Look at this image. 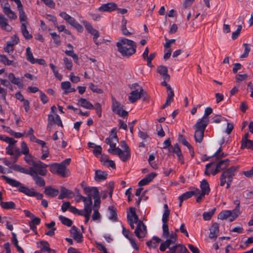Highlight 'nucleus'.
Masks as SVG:
<instances>
[{
	"label": "nucleus",
	"mask_w": 253,
	"mask_h": 253,
	"mask_svg": "<svg viewBox=\"0 0 253 253\" xmlns=\"http://www.w3.org/2000/svg\"><path fill=\"white\" fill-rule=\"evenodd\" d=\"M176 251L178 253H184L185 252H187L186 248L183 245H176Z\"/></svg>",
	"instance_id": "338daca9"
},
{
	"label": "nucleus",
	"mask_w": 253,
	"mask_h": 253,
	"mask_svg": "<svg viewBox=\"0 0 253 253\" xmlns=\"http://www.w3.org/2000/svg\"><path fill=\"white\" fill-rule=\"evenodd\" d=\"M208 125L197 121L193 126L195 129L194 138L196 142L201 143L203 141L205 129Z\"/></svg>",
	"instance_id": "0eeeda50"
},
{
	"label": "nucleus",
	"mask_w": 253,
	"mask_h": 253,
	"mask_svg": "<svg viewBox=\"0 0 253 253\" xmlns=\"http://www.w3.org/2000/svg\"><path fill=\"white\" fill-rule=\"evenodd\" d=\"M2 178L7 183L12 187L18 188V191L25 195L30 197H36L37 199L42 200L43 195L41 193L34 191L33 189H29L25 187L18 181L11 178L8 177L5 175H2Z\"/></svg>",
	"instance_id": "f03ea898"
},
{
	"label": "nucleus",
	"mask_w": 253,
	"mask_h": 253,
	"mask_svg": "<svg viewBox=\"0 0 253 253\" xmlns=\"http://www.w3.org/2000/svg\"><path fill=\"white\" fill-rule=\"evenodd\" d=\"M170 214V210L165 211L163 214L162 221L163 222H168Z\"/></svg>",
	"instance_id": "69168bd1"
},
{
	"label": "nucleus",
	"mask_w": 253,
	"mask_h": 253,
	"mask_svg": "<svg viewBox=\"0 0 253 253\" xmlns=\"http://www.w3.org/2000/svg\"><path fill=\"white\" fill-rule=\"evenodd\" d=\"M50 171L53 174H57L59 176L65 177L69 175L70 171L60 164L53 163L49 165Z\"/></svg>",
	"instance_id": "423d86ee"
},
{
	"label": "nucleus",
	"mask_w": 253,
	"mask_h": 253,
	"mask_svg": "<svg viewBox=\"0 0 253 253\" xmlns=\"http://www.w3.org/2000/svg\"><path fill=\"white\" fill-rule=\"evenodd\" d=\"M16 142L17 141L14 139L13 143L11 144H9L8 146L5 148L7 154L13 156V157L12 158L13 163L16 162L18 158L21 155L20 149L15 145Z\"/></svg>",
	"instance_id": "6e6552de"
},
{
	"label": "nucleus",
	"mask_w": 253,
	"mask_h": 253,
	"mask_svg": "<svg viewBox=\"0 0 253 253\" xmlns=\"http://www.w3.org/2000/svg\"><path fill=\"white\" fill-rule=\"evenodd\" d=\"M156 53L155 52L151 53L149 56H148V57L146 58L145 60L147 61V65L148 66L150 67H152L153 66L152 64V60L155 57Z\"/></svg>",
	"instance_id": "13d9d810"
},
{
	"label": "nucleus",
	"mask_w": 253,
	"mask_h": 253,
	"mask_svg": "<svg viewBox=\"0 0 253 253\" xmlns=\"http://www.w3.org/2000/svg\"><path fill=\"white\" fill-rule=\"evenodd\" d=\"M108 152L113 155H117L123 162L127 161L130 157V152L129 151H122L119 147H115L112 149H109Z\"/></svg>",
	"instance_id": "1a4fd4ad"
},
{
	"label": "nucleus",
	"mask_w": 253,
	"mask_h": 253,
	"mask_svg": "<svg viewBox=\"0 0 253 253\" xmlns=\"http://www.w3.org/2000/svg\"><path fill=\"white\" fill-rule=\"evenodd\" d=\"M241 148L242 149L247 148L253 150V140H247L242 142Z\"/></svg>",
	"instance_id": "ea45409f"
},
{
	"label": "nucleus",
	"mask_w": 253,
	"mask_h": 253,
	"mask_svg": "<svg viewBox=\"0 0 253 253\" xmlns=\"http://www.w3.org/2000/svg\"><path fill=\"white\" fill-rule=\"evenodd\" d=\"M83 24H84V26H85V29L90 34H93L95 32H96L97 30L94 29L92 25L87 21H84Z\"/></svg>",
	"instance_id": "603ef678"
},
{
	"label": "nucleus",
	"mask_w": 253,
	"mask_h": 253,
	"mask_svg": "<svg viewBox=\"0 0 253 253\" xmlns=\"http://www.w3.org/2000/svg\"><path fill=\"white\" fill-rule=\"evenodd\" d=\"M239 166H232L223 170L220 176V185L224 186L226 181L232 182L233 177L236 174V171L239 168Z\"/></svg>",
	"instance_id": "7ed1b4c3"
},
{
	"label": "nucleus",
	"mask_w": 253,
	"mask_h": 253,
	"mask_svg": "<svg viewBox=\"0 0 253 253\" xmlns=\"http://www.w3.org/2000/svg\"><path fill=\"white\" fill-rule=\"evenodd\" d=\"M157 71L161 75L163 76L164 80H170V76L168 74V70L166 66L163 65L159 66L157 67Z\"/></svg>",
	"instance_id": "6ab92c4d"
},
{
	"label": "nucleus",
	"mask_w": 253,
	"mask_h": 253,
	"mask_svg": "<svg viewBox=\"0 0 253 253\" xmlns=\"http://www.w3.org/2000/svg\"><path fill=\"white\" fill-rule=\"evenodd\" d=\"M84 193L86 197H90L92 198L93 197H97L99 193L97 188L95 187H84L83 188Z\"/></svg>",
	"instance_id": "dca6fc26"
},
{
	"label": "nucleus",
	"mask_w": 253,
	"mask_h": 253,
	"mask_svg": "<svg viewBox=\"0 0 253 253\" xmlns=\"http://www.w3.org/2000/svg\"><path fill=\"white\" fill-rule=\"evenodd\" d=\"M210 230L209 238L211 239L216 238L219 232V224L216 222L213 223Z\"/></svg>",
	"instance_id": "aec40b11"
},
{
	"label": "nucleus",
	"mask_w": 253,
	"mask_h": 253,
	"mask_svg": "<svg viewBox=\"0 0 253 253\" xmlns=\"http://www.w3.org/2000/svg\"><path fill=\"white\" fill-rule=\"evenodd\" d=\"M70 232L72 237L77 243H81L83 242V234L80 233L79 229L76 226H73Z\"/></svg>",
	"instance_id": "4468645a"
},
{
	"label": "nucleus",
	"mask_w": 253,
	"mask_h": 253,
	"mask_svg": "<svg viewBox=\"0 0 253 253\" xmlns=\"http://www.w3.org/2000/svg\"><path fill=\"white\" fill-rule=\"evenodd\" d=\"M67 22L76 28L79 32H82L83 31V27L78 23L74 18L71 16Z\"/></svg>",
	"instance_id": "7c9ffc66"
},
{
	"label": "nucleus",
	"mask_w": 253,
	"mask_h": 253,
	"mask_svg": "<svg viewBox=\"0 0 253 253\" xmlns=\"http://www.w3.org/2000/svg\"><path fill=\"white\" fill-rule=\"evenodd\" d=\"M42 246L41 251H50L49 245L46 241H42L40 242Z\"/></svg>",
	"instance_id": "680f3d73"
},
{
	"label": "nucleus",
	"mask_w": 253,
	"mask_h": 253,
	"mask_svg": "<svg viewBox=\"0 0 253 253\" xmlns=\"http://www.w3.org/2000/svg\"><path fill=\"white\" fill-rule=\"evenodd\" d=\"M100 160L103 165L111 167L113 169H116V165L114 162L112 160H109V157L107 155H101Z\"/></svg>",
	"instance_id": "a211bd4d"
},
{
	"label": "nucleus",
	"mask_w": 253,
	"mask_h": 253,
	"mask_svg": "<svg viewBox=\"0 0 253 253\" xmlns=\"http://www.w3.org/2000/svg\"><path fill=\"white\" fill-rule=\"evenodd\" d=\"M244 46L245 47V50L243 54H242L240 57L241 58H246L248 56L249 53L250 51L251 48L250 47V45L248 43H244L243 44Z\"/></svg>",
	"instance_id": "5fc2aeb1"
},
{
	"label": "nucleus",
	"mask_w": 253,
	"mask_h": 253,
	"mask_svg": "<svg viewBox=\"0 0 253 253\" xmlns=\"http://www.w3.org/2000/svg\"><path fill=\"white\" fill-rule=\"evenodd\" d=\"M7 77L12 84L17 85L19 87H23V84L21 80L15 77L14 74L12 73H9L7 75Z\"/></svg>",
	"instance_id": "b1692460"
},
{
	"label": "nucleus",
	"mask_w": 253,
	"mask_h": 253,
	"mask_svg": "<svg viewBox=\"0 0 253 253\" xmlns=\"http://www.w3.org/2000/svg\"><path fill=\"white\" fill-rule=\"evenodd\" d=\"M142 98L143 101H147L149 99V96L145 91L142 87H140V98Z\"/></svg>",
	"instance_id": "774afa93"
},
{
	"label": "nucleus",
	"mask_w": 253,
	"mask_h": 253,
	"mask_svg": "<svg viewBox=\"0 0 253 253\" xmlns=\"http://www.w3.org/2000/svg\"><path fill=\"white\" fill-rule=\"evenodd\" d=\"M0 27L7 32L12 30V27L8 23V20L1 14H0Z\"/></svg>",
	"instance_id": "f3484780"
},
{
	"label": "nucleus",
	"mask_w": 253,
	"mask_h": 253,
	"mask_svg": "<svg viewBox=\"0 0 253 253\" xmlns=\"http://www.w3.org/2000/svg\"><path fill=\"white\" fill-rule=\"evenodd\" d=\"M83 201L84 202V211H92V198L90 197H85Z\"/></svg>",
	"instance_id": "cd10ccee"
},
{
	"label": "nucleus",
	"mask_w": 253,
	"mask_h": 253,
	"mask_svg": "<svg viewBox=\"0 0 253 253\" xmlns=\"http://www.w3.org/2000/svg\"><path fill=\"white\" fill-rule=\"evenodd\" d=\"M24 160L26 163L31 166V167L34 166L37 163V159L31 154H27L24 157Z\"/></svg>",
	"instance_id": "473e14b6"
},
{
	"label": "nucleus",
	"mask_w": 253,
	"mask_h": 253,
	"mask_svg": "<svg viewBox=\"0 0 253 253\" xmlns=\"http://www.w3.org/2000/svg\"><path fill=\"white\" fill-rule=\"evenodd\" d=\"M34 180L35 184L39 187H42L45 185V181L42 176L37 175H33L31 176Z\"/></svg>",
	"instance_id": "2f4dec72"
},
{
	"label": "nucleus",
	"mask_w": 253,
	"mask_h": 253,
	"mask_svg": "<svg viewBox=\"0 0 253 253\" xmlns=\"http://www.w3.org/2000/svg\"><path fill=\"white\" fill-rule=\"evenodd\" d=\"M232 210H226L221 212L218 215V218L219 219L223 220L226 219L230 217V216L232 214Z\"/></svg>",
	"instance_id": "a19ab883"
},
{
	"label": "nucleus",
	"mask_w": 253,
	"mask_h": 253,
	"mask_svg": "<svg viewBox=\"0 0 253 253\" xmlns=\"http://www.w3.org/2000/svg\"><path fill=\"white\" fill-rule=\"evenodd\" d=\"M200 187L202 189V192L209 194L210 188L208 181L206 179H203L201 181Z\"/></svg>",
	"instance_id": "4c0bfd02"
},
{
	"label": "nucleus",
	"mask_w": 253,
	"mask_h": 253,
	"mask_svg": "<svg viewBox=\"0 0 253 253\" xmlns=\"http://www.w3.org/2000/svg\"><path fill=\"white\" fill-rule=\"evenodd\" d=\"M42 153L41 159L44 160L48 156L49 154L48 148L46 146L42 148Z\"/></svg>",
	"instance_id": "0e129e2a"
},
{
	"label": "nucleus",
	"mask_w": 253,
	"mask_h": 253,
	"mask_svg": "<svg viewBox=\"0 0 253 253\" xmlns=\"http://www.w3.org/2000/svg\"><path fill=\"white\" fill-rule=\"evenodd\" d=\"M101 218V215L98 211L97 208L93 209V213L92 216V218L93 220H99Z\"/></svg>",
	"instance_id": "bf43d9fd"
},
{
	"label": "nucleus",
	"mask_w": 253,
	"mask_h": 253,
	"mask_svg": "<svg viewBox=\"0 0 253 253\" xmlns=\"http://www.w3.org/2000/svg\"><path fill=\"white\" fill-rule=\"evenodd\" d=\"M107 175L105 171L97 170L95 171L94 179L96 181L104 180L107 178Z\"/></svg>",
	"instance_id": "c85d7f7f"
},
{
	"label": "nucleus",
	"mask_w": 253,
	"mask_h": 253,
	"mask_svg": "<svg viewBox=\"0 0 253 253\" xmlns=\"http://www.w3.org/2000/svg\"><path fill=\"white\" fill-rule=\"evenodd\" d=\"M48 165L42 163V161L38 160V163L33 167H30L29 169V175L33 176V175H40L45 176L47 173L46 169Z\"/></svg>",
	"instance_id": "20e7f679"
},
{
	"label": "nucleus",
	"mask_w": 253,
	"mask_h": 253,
	"mask_svg": "<svg viewBox=\"0 0 253 253\" xmlns=\"http://www.w3.org/2000/svg\"><path fill=\"white\" fill-rule=\"evenodd\" d=\"M0 205L1 207L4 209H15L16 208L15 203L12 201L1 202Z\"/></svg>",
	"instance_id": "c9c22d12"
},
{
	"label": "nucleus",
	"mask_w": 253,
	"mask_h": 253,
	"mask_svg": "<svg viewBox=\"0 0 253 253\" xmlns=\"http://www.w3.org/2000/svg\"><path fill=\"white\" fill-rule=\"evenodd\" d=\"M47 121L48 123L47 128L49 131L51 130L52 126L54 124H56L59 126H63V124L60 117L57 114H55L54 116L51 114H49L48 115Z\"/></svg>",
	"instance_id": "9b49d317"
},
{
	"label": "nucleus",
	"mask_w": 253,
	"mask_h": 253,
	"mask_svg": "<svg viewBox=\"0 0 253 253\" xmlns=\"http://www.w3.org/2000/svg\"><path fill=\"white\" fill-rule=\"evenodd\" d=\"M59 218L63 224L68 227L71 226L73 223L72 221L70 219L64 216L60 215Z\"/></svg>",
	"instance_id": "a18cd8bd"
},
{
	"label": "nucleus",
	"mask_w": 253,
	"mask_h": 253,
	"mask_svg": "<svg viewBox=\"0 0 253 253\" xmlns=\"http://www.w3.org/2000/svg\"><path fill=\"white\" fill-rule=\"evenodd\" d=\"M21 30L24 37L27 40H30L32 38V35L29 34L27 29L26 23H22L21 26Z\"/></svg>",
	"instance_id": "72a5a7b5"
},
{
	"label": "nucleus",
	"mask_w": 253,
	"mask_h": 253,
	"mask_svg": "<svg viewBox=\"0 0 253 253\" xmlns=\"http://www.w3.org/2000/svg\"><path fill=\"white\" fill-rule=\"evenodd\" d=\"M112 110L113 112L120 117H127L128 115V112L124 110H122L123 106L121 105V104L118 101H117L114 97H112Z\"/></svg>",
	"instance_id": "9d476101"
},
{
	"label": "nucleus",
	"mask_w": 253,
	"mask_h": 253,
	"mask_svg": "<svg viewBox=\"0 0 253 253\" xmlns=\"http://www.w3.org/2000/svg\"><path fill=\"white\" fill-rule=\"evenodd\" d=\"M52 39L53 40L54 42L57 45L60 44L61 41L59 35H57L56 33L53 32L50 33Z\"/></svg>",
	"instance_id": "864d4df0"
},
{
	"label": "nucleus",
	"mask_w": 253,
	"mask_h": 253,
	"mask_svg": "<svg viewBox=\"0 0 253 253\" xmlns=\"http://www.w3.org/2000/svg\"><path fill=\"white\" fill-rule=\"evenodd\" d=\"M20 42L18 36L17 35H13L10 37V40L6 42V44H10L11 46L14 47V45L17 44Z\"/></svg>",
	"instance_id": "79ce46f5"
},
{
	"label": "nucleus",
	"mask_w": 253,
	"mask_h": 253,
	"mask_svg": "<svg viewBox=\"0 0 253 253\" xmlns=\"http://www.w3.org/2000/svg\"><path fill=\"white\" fill-rule=\"evenodd\" d=\"M78 104L86 109H94V106L89 101H87L85 98H81L79 99Z\"/></svg>",
	"instance_id": "bb28decb"
},
{
	"label": "nucleus",
	"mask_w": 253,
	"mask_h": 253,
	"mask_svg": "<svg viewBox=\"0 0 253 253\" xmlns=\"http://www.w3.org/2000/svg\"><path fill=\"white\" fill-rule=\"evenodd\" d=\"M26 58L32 64L35 63V58H34L33 53L30 47L26 48Z\"/></svg>",
	"instance_id": "37998d69"
},
{
	"label": "nucleus",
	"mask_w": 253,
	"mask_h": 253,
	"mask_svg": "<svg viewBox=\"0 0 253 253\" xmlns=\"http://www.w3.org/2000/svg\"><path fill=\"white\" fill-rule=\"evenodd\" d=\"M133 221L137 224L136 227L134 231L136 236L139 239L144 238L147 233L146 226L142 221L139 220L138 216L135 214L133 216Z\"/></svg>",
	"instance_id": "39448f33"
},
{
	"label": "nucleus",
	"mask_w": 253,
	"mask_h": 253,
	"mask_svg": "<svg viewBox=\"0 0 253 253\" xmlns=\"http://www.w3.org/2000/svg\"><path fill=\"white\" fill-rule=\"evenodd\" d=\"M21 151H20L21 154H23L25 155L29 154V150L27 146V144L24 142L22 141L21 144Z\"/></svg>",
	"instance_id": "3c124183"
},
{
	"label": "nucleus",
	"mask_w": 253,
	"mask_h": 253,
	"mask_svg": "<svg viewBox=\"0 0 253 253\" xmlns=\"http://www.w3.org/2000/svg\"><path fill=\"white\" fill-rule=\"evenodd\" d=\"M139 98H140V87L139 89L134 90L130 93L128 100L130 102L132 103L136 102Z\"/></svg>",
	"instance_id": "4be33fe9"
},
{
	"label": "nucleus",
	"mask_w": 253,
	"mask_h": 253,
	"mask_svg": "<svg viewBox=\"0 0 253 253\" xmlns=\"http://www.w3.org/2000/svg\"><path fill=\"white\" fill-rule=\"evenodd\" d=\"M163 236L168 238L169 236V230L167 222H163Z\"/></svg>",
	"instance_id": "6e6d98bb"
},
{
	"label": "nucleus",
	"mask_w": 253,
	"mask_h": 253,
	"mask_svg": "<svg viewBox=\"0 0 253 253\" xmlns=\"http://www.w3.org/2000/svg\"><path fill=\"white\" fill-rule=\"evenodd\" d=\"M169 236L170 238L165 241V243L169 246L171 244L175 243L176 240V235L175 234L172 233Z\"/></svg>",
	"instance_id": "8fccbe9b"
},
{
	"label": "nucleus",
	"mask_w": 253,
	"mask_h": 253,
	"mask_svg": "<svg viewBox=\"0 0 253 253\" xmlns=\"http://www.w3.org/2000/svg\"><path fill=\"white\" fill-rule=\"evenodd\" d=\"M192 193L190 191H188L183 194L179 197L180 201L179 207L181 206L182 203L183 201L186 200L192 196Z\"/></svg>",
	"instance_id": "c03bdc74"
},
{
	"label": "nucleus",
	"mask_w": 253,
	"mask_h": 253,
	"mask_svg": "<svg viewBox=\"0 0 253 253\" xmlns=\"http://www.w3.org/2000/svg\"><path fill=\"white\" fill-rule=\"evenodd\" d=\"M44 193L49 197H54L58 194L59 190L49 186L45 188Z\"/></svg>",
	"instance_id": "a878e982"
},
{
	"label": "nucleus",
	"mask_w": 253,
	"mask_h": 253,
	"mask_svg": "<svg viewBox=\"0 0 253 253\" xmlns=\"http://www.w3.org/2000/svg\"><path fill=\"white\" fill-rule=\"evenodd\" d=\"M118 51L124 57L129 58L135 53L136 43L125 38H121L116 43Z\"/></svg>",
	"instance_id": "f257e3e1"
},
{
	"label": "nucleus",
	"mask_w": 253,
	"mask_h": 253,
	"mask_svg": "<svg viewBox=\"0 0 253 253\" xmlns=\"http://www.w3.org/2000/svg\"><path fill=\"white\" fill-rule=\"evenodd\" d=\"M0 140H3L9 144H11L14 141V139L12 137H9L5 135H0Z\"/></svg>",
	"instance_id": "e2e57ef3"
},
{
	"label": "nucleus",
	"mask_w": 253,
	"mask_h": 253,
	"mask_svg": "<svg viewBox=\"0 0 253 253\" xmlns=\"http://www.w3.org/2000/svg\"><path fill=\"white\" fill-rule=\"evenodd\" d=\"M74 193L70 190L66 189L65 187H61L60 194L58 196L59 199H63L64 198H72L74 197Z\"/></svg>",
	"instance_id": "2eb2a0df"
},
{
	"label": "nucleus",
	"mask_w": 253,
	"mask_h": 253,
	"mask_svg": "<svg viewBox=\"0 0 253 253\" xmlns=\"http://www.w3.org/2000/svg\"><path fill=\"white\" fill-rule=\"evenodd\" d=\"M63 61L66 68L69 70H71L73 67L72 61L66 57L64 58Z\"/></svg>",
	"instance_id": "4d7b16f0"
},
{
	"label": "nucleus",
	"mask_w": 253,
	"mask_h": 253,
	"mask_svg": "<svg viewBox=\"0 0 253 253\" xmlns=\"http://www.w3.org/2000/svg\"><path fill=\"white\" fill-rule=\"evenodd\" d=\"M67 47H69L70 50H66L65 51V54L73 58L75 63H77L78 61V57L76 54H75L73 50V46L70 43H68L67 45Z\"/></svg>",
	"instance_id": "c756f323"
},
{
	"label": "nucleus",
	"mask_w": 253,
	"mask_h": 253,
	"mask_svg": "<svg viewBox=\"0 0 253 253\" xmlns=\"http://www.w3.org/2000/svg\"><path fill=\"white\" fill-rule=\"evenodd\" d=\"M212 113V109L210 107H207L205 111L203 117L198 121L208 125L209 123V119L208 116Z\"/></svg>",
	"instance_id": "5701e85b"
},
{
	"label": "nucleus",
	"mask_w": 253,
	"mask_h": 253,
	"mask_svg": "<svg viewBox=\"0 0 253 253\" xmlns=\"http://www.w3.org/2000/svg\"><path fill=\"white\" fill-rule=\"evenodd\" d=\"M215 210V208H214L209 212H204L203 214L204 219L205 220H210L213 215L214 214Z\"/></svg>",
	"instance_id": "de8ad7c7"
},
{
	"label": "nucleus",
	"mask_w": 253,
	"mask_h": 253,
	"mask_svg": "<svg viewBox=\"0 0 253 253\" xmlns=\"http://www.w3.org/2000/svg\"><path fill=\"white\" fill-rule=\"evenodd\" d=\"M168 96L166 100V105H170L173 101L174 93L173 89L170 87V89H167Z\"/></svg>",
	"instance_id": "e433bc0d"
},
{
	"label": "nucleus",
	"mask_w": 253,
	"mask_h": 253,
	"mask_svg": "<svg viewBox=\"0 0 253 253\" xmlns=\"http://www.w3.org/2000/svg\"><path fill=\"white\" fill-rule=\"evenodd\" d=\"M109 211L110 216L109 217V219L116 221L117 219V211L115 208L113 206H109L108 208Z\"/></svg>",
	"instance_id": "f704fd0d"
},
{
	"label": "nucleus",
	"mask_w": 253,
	"mask_h": 253,
	"mask_svg": "<svg viewBox=\"0 0 253 253\" xmlns=\"http://www.w3.org/2000/svg\"><path fill=\"white\" fill-rule=\"evenodd\" d=\"M89 88L93 92H96L99 94H101L103 93V90L97 87V86L94 85L93 83L89 84Z\"/></svg>",
	"instance_id": "052dcab7"
},
{
	"label": "nucleus",
	"mask_w": 253,
	"mask_h": 253,
	"mask_svg": "<svg viewBox=\"0 0 253 253\" xmlns=\"http://www.w3.org/2000/svg\"><path fill=\"white\" fill-rule=\"evenodd\" d=\"M230 161L229 159H226L224 160H220L216 163H214L213 165L215 166V169L213 171V175H215L222 170H225L229 166Z\"/></svg>",
	"instance_id": "ddd939ff"
},
{
	"label": "nucleus",
	"mask_w": 253,
	"mask_h": 253,
	"mask_svg": "<svg viewBox=\"0 0 253 253\" xmlns=\"http://www.w3.org/2000/svg\"><path fill=\"white\" fill-rule=\"evenodd\" d=\"M18 10L19 13V19L20 20V22H26L27 20V17L25 14L23 6L18 8Z\"/></svg>",
	"instance_id": "09e8293b"
},
{
	"label": "nucleus",
	"mask_w": 253,
	"mask_h": 253,
	"mask_svg": "<svg viewBox=\"0 0 253 253\" xmlns=\"http://www.w3.org/2000/svg\"><path fill=\"white\" fill-rule=\"evenodd\" d=\"M117 9V5L116 3L113 2L107 3L103 4L100 6L99 9L102 11L111 12Z\"/></svg>",
	"instance_id": "412c9836"
},
{
	"label": "nucleus",
	"mask_w": 253,
	"mask_h": 253,
	"mask_svg": "<svg viewBox=\"0 0 253 253\" xmlns=\"http://www.w3.org/2000/svg\"><path fill=\"white\" fill-rule=\"evenodd\" d=\"M156 176V174L154 172H152L151 173L148 174L144 178L141 179L138 182V185L139 186H142L147 185L150 182H151Z\"/></svg>",
	"instance_id": "393cba45"
},
{
	"label": "nucleus",
	"mask_w": 253,
	"mask_h": 253,
	"mask_svg": "<svg viewBox=\"0 0 253 253\" xmlns=\"http://www.w3.org/2000/svg\"><path fill=\"white\" fill-rule=\"evenodd\" d=\"M0 62H2L5 65H13V61L9 60L5 55H0Z\"/></svg>",
	"instance_id": "49530a36"
},
{
	"label": "nucleus",
	"mask_w": 253,
	"mask_h": 253,
	"mask_svg": "<svg viewBox=\"0 0 253 253\" xmlns=\"http://www.w3.org/2000/svg\"><path fill=\"white\" fill-rule=\"evenodd\" d=\"M118 142L119 139L117 134V129L116 128H114L111 130L109 137L106 138L105 142L109 144L112 149L116 147V144Z\"/></svg>",
	"instance_id": "f8f14e48"
},
{
	"label": "nucleus",
	"mask_w": 253,
	"mask_h": 253,
	"mask_svg": "<svg viewBox=\"0 0 253 253\" xmlns=\"http://www.w3.org/2000/svg\"><path fill=\"white\" fill-rule=\"evenodd\" d=\"M11 168L14 170L29 175V169L24 168L17 164L12 166Z\"/></svg>",
	"instance_id": "58836bf2"
}]
</instances>
